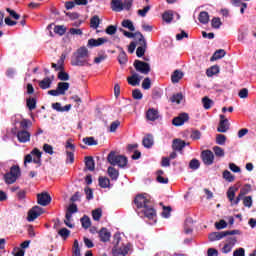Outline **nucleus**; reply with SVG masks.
Wrapping results in <instances>:
<instances>
[{
  "label": "nucleus",
  "instance_id": "f03ea898",
  "mask_svg": "<svg viewBox=\"0 0 256 256\" xmlns=\"http://www.w3.org/2000/svg\"><path fill=\"white\" fill-rule=\"evenodd\" d=\"M90 57L87 47L82 46L73 54L71 65L73 67H91V63H89L91 61Z\"/></svg>",
  "mask_w": 256,
  "mask_h": 256
},
{
  "label": "nucleus",
  "instance_id": "f3484780",
  "mask_svg": "<svg viewBox=\"0 0 256 256\" xmlns=\"http://www.w3.org/2000/svg\"><path fill=\"white\" fill-rule=\"evenodd\" d=\"M146 119L148 121H157L159 119V111L155 108H149L146 112Z\"/></svg>",
  "mask_w": 256,
  "mask_h": 256
},
{
  "label": "nucleus",
  "instance_id": "ea45409f",
  "mask_svg": "<svg viewBox=\"0 0 256 256\" xmlns=\"http://www.w3.org/2000/svg\"><path fill=\"white\" fill-rule=\"evenodd\" d=\"M171 103H176L177 105L181 104V101H183V94L177 93L173 94L172 97H170Z\"/></svg>",
  "mask_w": 256,
  "mask_h": 256
},
{
  "label": "nucleus",
  "instance_id": "f8f14e48",
  "mask_svg": "<svg viewBox=\"0 0 256 256\" xmlns=\"http://www.w3.org/2000/svg\"><path fill=\"white\" fill-rule=\"evenodd\" d=\"M16 137L19 143H29L31 141V133L27 130L18 131Z\"/></svg>",
  "mask_w": 256,
  "mask_h": 256
},
{
  "label": "nucleus",
  "instance_id": "7c9ffc66",
  "mask_svg": "<svg viewBox=\"0 0 256 256\" xmlns=\"http://www.w3.org/2000/svg\"><path fill=\"white\" fill-rule=\"evenodd\" d=\"M198 20L203 25H207V23H209V13L207 11L200 12Z\"/></svg>",
  "mask_w": 256,
  "mask_h": 256
},
{
  "label": "nucleus",
  "instance_id": "680f3d73",
  "mask_svg": "<svg viewBox=\"0 0 256 256\" xmlns=\"http://www.w3.org/2000/svg\"><path fill=\"white\" fill-rule=\"evenodd\" d=\"M84 192H85V195H86V199L88 201H91V199H93V189H91L89 186H86L84 188Z\"/></svg>",
  "mask_w": 256,
  "mask_h": 256
},
{
  "label": "nucleus",
  "instance_id": "412c9836",
  "mask_svg": "<svg viewBox=\"0 0 256 256\" xmlns=\"http://www.w3.org/2000/svg\"><path fill=\"white\" fill-rule=\"evenodd\" d=\"M217 131L218 133H227L229 131V120H220Z\"/></svg>",
  "mask_w": 256,
  "mask_h": 256
},
{
  "label": "nucleus",
  "instance_id": "9d476101",
  "mask_svg": "<svg viewBox=\"0 0 256 256\" xmlns=\"http://www.w3.org/2000/svg\"><path fill=\"white\" fill-rule=\"evenodd\" d=\"M40 215H43V208L39 207V206H34L32 209L29 210L28 212V221H35V219H37V217H40Z\"/></svg>",
  "mask_w": 256,
  "mask_h": 256
},
{
  "label": "nucleus",
  "instance_id": "a211bd4d",
  "mask_svg": "<svg viewBox=\"0 0 256 256\" xmlns=\"http://www.w3.org/2000/svg\"><path fill=\"white\" fill-rule=\"evenodd\" d=\"M187 143H185L184 140L181 139H174L172 143V149L173 151H183L185 149V146Z\"/></svg>",
  "mask_w": 256,
  "mask_h": 256
},
{
  "label": "nucleus",
  "instance_id": "69168bd1",
  "mask_svg": "<svg viewBox=\"0 0 256 256\" xmlns=\"http://www.w3.org/2000/svg\"><path fill=\"white\" fill-rule=\"evenodd\" d=\"M107 35H115L117 33V26L110 25L105 30Z\"/></svg>",
  "mask_w": 256,
  "mask_h": 256
},
{
  "label": "nucleus",
  "instance_id": "72a5a7b5",
  "mask_svg": "<svg viewBox=\"0 0 256 256\" xmlns=\"http://www.w3.org/2000/svg\"><path fill=\"white\" fill-rule=\"evenodd\" d=\"M121 25L122 27H124V29H129V31H135V25H133V21H131L130 19L123 20Z\"/></svg>",
  "mask_w": 256,
  "mask_h": 256
},
{
  "label": "nucleus",
  "instance_id": "c756f323",
  "mask_svg": "<svg viewBox=\"0 0 256 256\" xmlns=\"http://www.w3.org/2000/svg\"><path fill=\"white\" fill-rule=\"evenodd\" d=\"M127 81L129 85H132V87H137L139 83L141 82V79H139V75L133 74L132 76L127 78Z\"/></svg>",
  "mask_w": 256,
  "mask_h": 256
},
{
  "label": "nucleus",
  "instance_id": "a18cd8bd",
  "mask_svg": "<svg viewBox=\"0 0 256 256\" xmlns=\"http://www.w3.org/2000/svg\"><path fill=\"white\" fill-rule=\"evenodd\" d=\"M10 174L13 175L14 177H16V179H19V177L21 176V168H19V166H12L10 168Z\"/></svg>",
  "mask_w": 256,
  "mask_h": 256
},
{
  "label": "nucleus",
  "instance_id": "4be33fe9",
  "mask_svg": "<svg viewBox=\"0 0 256 256\" xmlns=\"http://www.w3.org/2000/svg\"><path fill=\"white\" fill-rule=\"evenodd\" d=\"M107 173L112 181H117V179H119V170L115 169V167H108Z\"/></svg>",
  "mask_w": 256,
  "mask_h": 256
},
{
  "label": "nucleus",
  "instance_id": "0e129e2a",
  "mask_svg": "<svg viewBox=\"0 0 256 256\" xmlns=\"http://www.w3.org/2000/svg\"><path fill=\"white\" fill-rule=\"evenodd\" d=\"M216 229L220 231L221 229H226L227 228V222L225 220H220L219 222L215 223Z\"/></svg>",
  "mask_w": 256,
  "mask_h": 256
},
{
  "label": "nucleus",
  "instance_id": "774afa93",
  "mask_svg": "<svg viewBox=\"0 0 256 256\" xmlns=\"http://www.w3.org/2000/svg\"><path fill=\"white\" fill-rule=\"evenodd\" d=\"M233 256H245V248H238L233 252Z\"/></svg>",
  "mask_w": 256,
  "mask_h": 256
},
{
  "label": "nucleus",
  "instance_id": "e2e57ef3",
  "mask_svg": "<svg viewBox=\"0 0 256 256\" xmlns=\"http://www.w3.org/2000/svg\"><path fill=\"white\" fill-rule=\"evenodd\" d=\"M149 11H151V6H146L143 9L138 10V15L140 17H147V13H149Z\"/></svg>",
  "mask_w": 256,
  "mask_h": 256
},
{
  "label": "nucleus",
  "instance_id": "1a4fd4ad",
  "mask_svg": "<svg viewBox=\"0 0 256 256\" xmlns=\"http://www.w3.org/2000/svg\"><path fill=\"white\" fill-rule=\"evenodd\" d=\"M37 203L42 207H47V205L51 203V195H49V193L47 192H42L40 194H37Z\"/></svg>",
  "mask_w": 256,
  "mask_h": 256
},
{
  "label": "nucleus",
  "instance_id": "49530a36",
  "mask_svg": "<svg viewBox=\"0 0 256 256\" xmlns=\"http://www.w3.org/2000/svg\"><path fill=\"white\" fill-rule=\"evenodd\" d=\"M189 167L190 169H192L193 171H197V169H199V167H201V162H199L198 159L194 158L190 161L189 163Z\"/></svg>",
  "mask_w": 256,
  "mask_h": 256
},
{
  "label": "nucleus",
  "instance_id": "c85d7f7f",
  "mask_svg": "<svg viewBox=\"0 0 256 256\" xmlns=\"http://www.w3.org/2000/svg\"><path fill=\"white\" fill-rule=\"evenodd\" d=\"M183 79V72L181 70H175L171 76L172 83H179Z\"/></svg>",
  "mask_w": 256,
  "mask_h": 256
},
{
  "label": "nucleus",
  "instance_id": "c9c22d12",
  "mask_svg": "<svg viewBox=\"0 0 256 256\" xmlns=\"http://www.w3.org/2000/svg\"><path fill=\"white\" fill-rule=\"evenodd\" d=\"M29 127H33V122L29 119H22L20 122V129H22V131H27Z\"/></svg>",
  "mask_w": 256,
  "mask_h": 256
},
{
  "label": "nucleus",
  "instance_id": "6e6d98bb",
  "mask_svg": "<svg viewBox=\"0 0 256 256\" xmlns=\"http://www.w3.org/2000/svg\"><path fill=\"white\" fill-rule=\"evenodd\" d=\"M213 151L216 155V157H225V150L219 146H214Z\"/></svg>",
  "mask_w": 256,
  "mask_h": 256
},
{
  "label": "nucleus",
  "instance_id": "20e7f679",
  "mask_svg": "<svg viewBox=\"0 0 256 256\" xmlns=\"http://www.w3.org/2000/svg\"><path fill=\"white\" fill-rule=\"evenodd\" d=\"M134 0H111L110 9L114 11V13H121V11H131L133 8Z\"/></svg>",
  "mask_w": 256,
  "mask_h": 256
},
{
  "label": "nucleus",
  "instance_id": "37998d69",
  "mask_svg": "<svg viewBox=\"0 0 256 256\" xmlns=\"http://www.w3.org/2000/svg\"><path fill=\"white\" fill-rule=\"evenodd\" d=\"M242 199L244 207H248V209H251V207H253V197L243 196Z\"/></svg>",
  "mask_w": 256,
  "mask_h": 256
},
{
  "label": "nucleus",
  "instance_id": "de8ad7c7",
  "mask_svg": "<svg viewBox=\"0 0 256 256\" xmlns=\"http://www.w3.org/2000/svg\"><path fill=\"white\" fill-rule=\"evenodd\" d=\"M222 25L223 23L221 22V18L214 17L212 19L211 26L213 27V29H220Z\"/></svg>",
  "mask_w": 256,
  "mask_h": 256
},
{
  "label": "nucleus",
  "instance_id": "a878e982",
  "mask_svg": "<svg viewBox=\"0 0 256 256\" xmlns=\"http://www.w3.org/2000/svg\"><path fill=\"white\" fill-rule=\"evenodd\" d=\"M58 93L60 95H65L66 91H69V83L68 82H59L57 84Z\"/></svg>",
  "mask_w": 256,
  "mask_h": 256
},
{
  "label": "nucleus",
  "instance_id": "aec40b11",
  "mask_svg": "<svg viewBox=\"0 0 256 256\" xmlns=\"http://www.w3.org/2000/svg\"><path fill=\"white\" fill-rule=\"evenodd\" d=\"M154 140H153V135L151 134H147L143 140H142V145L143 147H145L146 149H151V147H153L154 145Z\"/></svg>",
  "mask_w": 256,
  "mask_h": 256
},
{
  "label": "nucleus",
  "instance_id": "c03bdc74",
  "mask_svg": "<svg viewBox=\"0 0 256 256\" xmlns=\"http://www.w3.org/2000/svg\"><path fill=\"white\" fill-rule=\"evenodd\" d=\"M202 103H203V107L206 110L211 109V107L213 106V100H211L209 97L205 96L204 98H202Z\"/></svg>",
  "mask_w": 256,
  "mask_h": 256
},
{
  "label": "nucleus",
  "instance_id": "3c124183",
  "mask_svg": "<svg viewBox=\"0 0 256 256\" xmlns=\"http://www.w3.org/2000/svg\"><path fill=\"white\" fill-rule=\"evenodd\" d=\"M226 141H227V136H225L223 134L216 135V144L217 145H225Z\"/></svg>",
  "mask_w": 256,
  "mask_h": 256
},
{
  "label": "nucleus",
  "instance_id": "473e14b6",
  "mask_svg": "<svg viewBox=\"0 0 256 256\" xmlns=\"http://www.w3.org/2000/svg\"><path fill=\"white\" fill-rule=\"evenodd\" d=\"M4 181L7 185H13V183L17 181V177H15L13 174H11V172H9L4 175Z\"/></svg>",
  "mask_w": 256,
  "mask_h": 256
},
{
  "label": "nucleus",
  "instance_id": "e433bc0d",
  "mask_svg": "<svg viewBox=\"0 0 256 256\" xmlns=\"http://www.w3.org/2000/svg\"><path fill=\"white\" fill-rule=\"evenodd\" d=\"M101 217H103V210L101 208L92 211V218L94 221H101Z\"/></svg>",
  "mask_w": 256,
  "mask_h": 256
},
{
  "label": "nucleus",
  "instance_id": "13d9d810",
  "mask_svg": "<svg viewBox=\"0 0 256 256\" xmlns=\"http://www.w3.org/2000/svg\"><path fill=\"white\" fill-rule=\"evenodd\" d=\"M162 19L166 23H171V21H173V13H171V12H164L163 15H162Z\"/></svg>",
  "mask_w": 256,
  "mask_h": 256
},
{
  "label": "nucleus",
  "instance_id": "a19ab883",
  "mask_svg": "<svg viewBox=\"0 0 256 256\" xmlns=\"http://www.w3.org/2000/svg\"><path fill=\"white\" fill-rule=\"evenodd\" d=\"M100 23L101 20L99 19V16L95 15L90 20V27H92V29H98Z\"/></svg>",
  "mask_w": 256,
  "mask_h": 256
},
{
  "label": "nucleus",
  "instance_id": "09e8293b",
  "mask_svg": "<svg viewBox=\"0 0 256 256\" xmlns=\"http://www.w3.org/2000/svg\"><path fill=\"white\" fill-rule=\"evenodd\" d=\"M223 178L228 181V183H233L235 181V176L229 172V170H225L223 172Z\"/></svg>",
  "mask_w": 256,
  "mask_h": 256
},
{
  "label": "nucleus",
  "instance_id": "ddd939ff",
  "mask_svg": "<svg viewBox=\"0 0 256 256\" xmlns=\"http://www.w3.org/2000/svg\"><path fill=\"white\" fill-rule=\"evenodd\" d=\"M107 38H91L88 40L87 47H90V49H93V47H101V45H105L107 43Z\"/></svg>",
  "mask_w": 256,
  "mask_h": 256
},
{
  "label": "nucleus",
  "instance_id": "b1692460",
  "mask_svg": "<svg viewBox=\"0 0 256 256\" xmlns=\"http://www.w3.org/2000/svg\"><path fill=\"white\" fill-rule=\"evenodd\" d=\"M225 55H227V52L225 51V49L216 50L212 55V57L210 58V61H217L219 59H223Z\"/></svg>",
  "mask_w": 256,
  "mask_h": 256
},
{
  "label": "nucleus",
  "instance_id": "8fccbe9b",
  "mask_svg": "<svg viewBox=\"0 0 256 256\" xmlns=\"http://www.w3.org/2000/svg\"><path fill=\"white\" fill-rule=\"evenodd\" d=\"M54 33H56L57 35H60V36L65 35V33H67V28L65 26H61V25L55 26Z\"/></svg>",
  "mask_w": 256,
  "mask_h": 256
},
{
  "label": "nucleus",
  "instance_id": "dca6fc26",
  "mask_svg": "<svg viewBox=\"0 0 256 256\" xmlns=\"http://www.w3.org/2000/svg\"><path fill=\"white\" fill-rule=\"evenodd\" d=\"M98 235L102 243H108V241H111V232H109L107 228H101Z\"/></svg>",
  "mask_w": 256,
  "mask_h": 256
},
{
  "label": "nucleus",
  "instance_id": "cd10ccee",
  "mask_svg": "<svg viewBox=\"0 0 256 256\" xmlns=\"http://www.w3.org/2000/svg\"><path fill=\"white\" fill-rule=\"evenodd\" d=\"M98 183L102 189H107V187L111 185V180H109L107 177L100 176L98 178Z\"/></svg>",
  "mask_w": 256,
  "mask_h": 256
},
{
  "label": "nucleus",
  "instance_id": "052dcab7",
  "mask_svg": "<svg viewBox=\"0 0 256 256\" xmlns=\"http://www.w3.org/2000/svg\"><path fill=\"white\" fill-rule=\"evenodd\" d=\"M58 79L60 81H69V74L63 70H60L58 73Z\"/></svg>",
  "mask_w": 256,
  "mask_h": 256
},
{
  "label": "nucleus",
  "instance_id": "bb28decb",
  "mask_svg": "<svg viewBox=\"0 0 256 256\" xmlns=\"http://www.w3.org/2000/svg\"><path fill=\"white\" fill-rule=\"evenodd\" d=\"M26 107H28L29 111H35L37 109V99L30 97L26 100Z\"/></svg>",
  "mask_w": 256,
  "mask_h": 256
},
{
  "label": "nucleus",
  "instance_id": "338daca9",
  "mask_svg": "<svg viewBox=\"0 0 256 256\" xmlns=\"http://www.w3.org/2000/svg\"><path fill=\"white\" fill-rule=\"evenodd\" d=\"M12 254L14 256H25V250L19 248V247H15L12 251Z\"/></svg>",
  "mask_w": 256,
  "mask_h": 256
},
{
  "label": "nucleus",
  "instance_id": "5701e85b",
  "mask_svg": "<svg viewBox=\"0 0 256 256\" xmlns=\"http://www.w3.org/2000/svg\"><path fill=\"white\" fill-rule=\"evenodd\" d=\"M51 83H53V80H51V78H49V77H46L43 80H40L38 82V85H39L40 89L45 90V89L51 88Z\"/></svg>",
  "mask_w": 256,
  "mask_h": 256
},
{
  "label": "nucleus",
  "instance_id": "f704fd0d",
  "mask_svg": "<svg viewBox=\"0 0 256 256\" xmlns=\"http://www.w3.org/2000/svg\"><path fill=\"white\" fill-rule=\"evenodd\" d=\"M58 235L62 237L63 241H67V239H69V236L71 235V230L67 228H61L58 231Z\"/></svg>",
  "mask_w": 256,
  "mask_h": 256
},
{
  "label": "nucleus",
  "instance_id": "6ab92c4d",
  "mask_svg": "<svg viewBox=\"0 0 256 256\" xmlns=\"http://www.w3.org/2000/svg\"><path fill=\"white\" fill-rule=\"evenodd\" d=\"M118 51H120V54L118 55V63L120 65H127V53H125V50H123V47L117 46Z\"/></svg>",
  "mask_w": 256,
  "mask_h": 256
},
{
  "label": "nucleus",
  "instance_id": "5fc2aeb1",
  "mask_svg": "<svg viewBox=\"0 0 256 256\" xmlns=\"http://www.w3.org/2000/svg\"><path fill=\"white\" fill-rule=\"evenodd\" d=\"M74 250H73V255L72 256H81V248H79V241L74 240L73 244Z\"/></svg>",
  "mask_w": 256,
  "mask_h": 256
},
{
  "label": "nucleus",
  "instance_id": "603ef678",
  "mask_svg": "<svg viewBox=\"0 0 256 256\" xmlns=\"http://www.w3.org/2000/svg\"><path fill=\"white\" fill-rule=\"evenodd\" d=\"M132 97L136 101H141V99H143V93L139 89L136 88L132 91Z\"/></svg>",
  "mask_w": 256,
  "mask_h": 256
},
{
  "label": "nucleus",
  "instance_id": "864d4df0",
  "mask_svg": "<svg viewBox=\"0 0 256 256\" xmlns=\"http://www.w3.org/2000/svg\"><path fill=\"white\" fill-rule=\"evenodd\" d=\"M171 211V206H163L162 217H164V219H169V217H171Z\"/></svg>",
  "mask_w": 256,
  "mask_h": 256
},
{
  "label": "nucleus",
  "instance_id": "79ce46f5",
  "mask_svg": "<svg viewBox=\"0 0 256 256\" xmlns=\"http://www.w3.org/2000/svg\"><path fill=\"white\" fill-rule=\"evenodd\" d=\"M218 73H219V66H217V65L210 67L206 71L207 77H213V75H217Z\"/></svg>",
  "mask_w": 256,
  "mask_h": 256
},
{
  "label": "nucleus",
  "instance_id": "39448f33",
  "mask_svg": "<svg viewBox=\"0 0 256 256\" xmlns=\"http://www.w3.org/2000/svg\"><path fill=\"white\" fill-rule=\"evenodd\" d=\"M107 161L113 167H115V165H118V167H120L121 169L127 167V163H128L127 157H125L123 155H119L115 151H111L108 154Z\"/></svg>",
  "mask_w": 256,
  "mask_h": 256
},
{
  "label": "nucleus",
  "instance_id": "7ed1b4c3",
  "mask_svg": "<svg viewBox=\"0 0 256 256\" xmlns=\"http://www.w3.org/2000/svg\"><path fill=\"white\" fill-rule=\"evenodd\" d=\"M121 243V234L116 233L114 234V240H113V245L114 247L112 248V256H126L128 255L130 249H131V244H122L121 246L119 245Z\"/></svg>",
  "mask_w": 256,
  "mask_h": 256
},
{
  "label": "nucleus",
  "instance_id": "9b49d317",
  "mask_svg": "<svg viewBox=\"0 0 256 256\" xmlns=\"http://www.w3.org/2000/svg\"><path fill=\"white\" fill-rule=\"evenodd\" d=\"M187 121H189V114L184 112L181 113L179 116L173 118L172 125H174L175 127H181V125H184L185 123H187Z\"/></svg>",
  "mask_w": 256,
  "mask_h": 256
},
{
  "label": "nucleus",
  "instance_id": "0eeeda50",
  "mask_svg": "<svg viewBox=\"0 0 256 256\" xmlns=\"http://www.w3.org/2000/svg\"><path fill=\"white\" fill-rule=\"evenodd\" d=\"M134 67L138 73H142L143 75H149V73H151V66L147 62L135 60Z\"/></svg>",
  "mask_w": 256,
  "mask_h": 256
},
{
  "label": "nucleus",
  "instance_id": "6e6552de",
  "mask_svg": "<svg viewBox=\"0 0 256 256\" xmlns=\"http://www.w3.org/2000/svg\"><path fill=\"white\" fill-rule=\"evenodd\" d=\"M201 159L204 165H213L215 161V155L211 150H203L201 153Z\"/></svg>",
  "mask_w": 256,
  "mask_h": 256
},
{
  "label": "nucleus",
  "instance_id": "4d7b16f0",
  "mask_svg": "<svg viewBox=\"0 0 256 256\" xmlns=\"http://www.w3.org/2000/svg\"><path fill=\"white\" fill-rule=\"evenodd\" d=\"M83 143H85V145H89V146L98 145L97 140H95V138H93V137L83 138Z\"/></svg>",
  "mask_w": 256,
  "mask_h": 256
},
{
  "label": "nucleus",
  "instance_id": "4468645a",
  "mask_svg": "<svg viewBox=\"0 0 256 256\" xmlns=\"http://www.w3.org/2000/svg\"><path fill=\"white\" fill-rule=\"evenodd\" d=\"M239 191V188L232 186L229 187L227 191V198L230 201L231 205H239V203H235L237 201V198L235 199V193Z\"/></svg>",
  "mask_w": 256,
  "mask_h": 256
},
{
  "label": "nucleus",
  "instance_id": "2eb2a0df",
  "mask_svg": "<svg viewBox=\"0 0 256 256\" xmlns=\"http://www.w3.org/2000/svg\"><path fill=\"white\" fill-rule=\"evenodd\" d=\"M251 184H245L241 189L240 192L238 194V196L236 197V201L235 203H239V201H241V199H243V197H245V195H248V193H251Z\"/></svg>",
  "mask_w": 256,
  "mask_h": 256
},
{
  "label": "nucleus",
  "instance_id": "393cba45",
  "mask_svg": "<svg viewBox=\"0 0 256 256\" xmlns=\"http://www.w3.org/2000/svg\"><path fill=\"white\" fill-rule=\"evenodd\" d=\"M85 165L88 171H95V160H93L92 156L85 157Z\"/></svg>",
  "mask_w": 256,
  "mask_h": 256
},
{
  "label": "nucleus",
  "instance_id": "423d86ee",
  "mask_svg": "<svg viewBox=\"0 0 256 256\" xmlns=\"http://www.w3.org/2000/svg\"><path fill=\"white\" fill-rule=\"evenodd\" d=\"M228 235H241L240 230H226L221 232H212L208 235L209 241H221V239L228 237Z\"/></svg>",
  "mask_w": 256,
  "mask_h": 256
},
{
  "label": "nucleus",
  "instance_id": "58836bf2",
  "mask_svg": "<svg viewBox=\"0 0 256 256\" xmlns=\"http://www.w3.org/2000/svg\"><path fill=\"white\" fill-rule=\"evenodd\" d=\"M136 35V37H138V45H140V47H147V40H145V36H143V33L137 31Z\"/></svg>",
  "mask_w": 256,
  "mask_h": 256
},
{
  "label": "nucleus",
  "instance_id": "bf43d9fd",
  "mask_svg": "<svg viewBox=\"0 0 256 256\" xmlns=\"http://www.w3.org/2000/svg\"><path fill=\"white\" fill-rule=\"evenodd\" d=\"M142 89H144L145 91H149V89H151V79L149 77L143 80Z\"/></svg>",
  "mask_w": 256,
  "mask_h": 256
},
{
  "label": "nucleus",
  "instance_id": "f257e3e1",
  "mask_svg": "<svg viewBox=\"0 0 256 256\" xmlns=\"http://www.w3.org/2000/svg\"><path fill=\"white\" fill-rule=\"evenodd\" d=\"M134 204L136 205L137 209H143L144 217H147V219H155V217H157L155 203L145 195H136Z\"/></svg>",
  "mask_w": 256,
  "mask_h": 256
},
{
  "label": "nucleus",
  "instance_id": "4c0bfd02",
  "mask_svg": "<svg viewBox=\"0 0 256 256\" xmlns=\"http://www.w3.org/2000/svg\"><path fill=\"white\" fill-rule=\"evenodd\" d=\"M81 224L83 229H89V227H91V218H89V216L84 215L81 219Z\"/></svg>",
  "mask_w": 256,
  "mask_h": 256
},
{
  "label": "nucleus",
  "instance_id": "2f4dec72",
  "mask_svg": "<svg viewBox=\"0 0 256 256\" xmlns=\"http://www.w3.org/2000/svg\"><path fill=\"white\" fill-rule=\"evenodd\" d=\"M63 63H65V58L61 56V58L58 60V65L56 63H52L51 65L55 71H64L65 67L63 66Z\"/></svg>",
  "mask_w": 256,
  "mask_h": 256
}]
</instances>
